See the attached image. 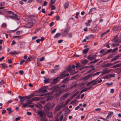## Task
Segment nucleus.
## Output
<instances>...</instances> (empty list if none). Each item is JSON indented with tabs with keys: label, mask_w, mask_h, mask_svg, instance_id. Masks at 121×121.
<instances>
[{
	"label": "nucleus",
	"mask_w": 121,
	"mask_h": 121,
	"mask_svg": "<svg viewBox=\"0 0 121 121\" xmlns=\"http://www.w3.org/2000/svg\"><path fill=\"white\" fill-rule=\"evenodd\" d=\"M76 66L74 65H73L71 67V65L68 66L67 67V69L70 74L72 75H74L77 73V72L74 71V69L76 67Z\"/></svg>",
	"instance_id": "1"
},
{
	"label": "nucleus",
	"mask_w": 121,
	"mask_h": 121,
	"mask_svg": "<svg viewBox=\"0 0 121 121\" xmlns=\"http://www.w3.org/2000/svg\"><path fill=\"white\" fill-rule=\"evenodd\" d=\"M53 107L52 105L49 104H47L44 107V110L46 111H47Z\"/></svg>",
	"instance_id": "2"
},
{
	"label": "nucleus",
	"mask_w": 121,
	"mask_h": 121,
	"mask_svg": "<svg viewBox=\"0 0 121 121\" xmlns=\"http://www.w3.org/2000/svg\"><path fill=\"white\" fill-rule=\"evenodd\" d=\"M98 78L97 79L93 80L94 81V82L92 84V86L95 85H97L98 83H100L102 81V79H100L99 80H98Z\"/></svg>",
	"instance_id": "3"
},
{
	"label": "nucleus",
	"mask_w": 121,
	"mask_h": 121,
	"mask_svg": "<svg viewBox=\"0 0 121 121\" xmlns=\"http://www.w3.org/2000/svg\"><path fill=\"white\" fill-rule=\"evenodd\" d=\"M33 25V23L32 22H28L24 26V27L29 28L31 27Z\"/></svg>",
	"instance_id": "4"
},
{
	"label": "nucleus",
	"mask_w": 121,
	"mask_h": 121,
	"mask_svg": "<svg viewBox=\"0 0 121 121\" xmlns=\"http://www.w3.org/2000/svg\"><path fill=\"white\" fill-rule=\"evenodd\" d=\"M48 87L47 86H45L40 88L39 90L41 92L43 93L47 92V90L46 89Z\"/></svg>",
	"instance_id": "5"
},
{
	"label": "nucleus",
	"mask_w": 121,
	"mask_h": 121,
	"mask_svg": "<svg viewBox=\"0 0 121 121\" xmlns=\"http://www.w3.org/2000/svg\"><path fill=\"white\" fill-rule=\"evenodd\" d=\"M69 30L67 29L65 30L64 31L62 32L61 35L62 36H66L69 32Z\"/></svg>",
	"instance_id": "6"
},
{
	"label": "nucleus",
	"mask_w": 121,
	"mask_h": 121,
	"mask_svg": "<svg viewBox=\"0 0 121 121\" xmlns=\"http://www.w3.org/2000/svg\"><path fill=\"white\" fill-rule=\"evenodd\" d=\"M91 74H88L87 75L83 78L82 79L83 81H86L89 78L92 76Z\"/></svg>",
	"instance_id": "7"
},
{
	"label": "nucleus",
	"mask_w": 121,
	"mask_h": 121,
	"mask_svg": "<svg viewBox=\"0 0 121 121\" xmlns=\"http://www.w3.org/2000/svg\"><path fill=\"white\" fill-rule=\"evenodd\" d=\"M113 113V112H110L108 113V115L106 117V119H107L108 120L111 118V115Z\"/></svg>",
	"instance_id": "8"
},
{
	"label": "nucleus",
	"mask_w": 121,
	"mask_h": 121,
	"mask_svg": "<svg viewBox=\"0 0 121 121\" xmlns=\"http://www.w3.org/2000/svg\"><path fill=\"white\" fill-rule=\"evenodd\" d=\"M113 65L114 64H112V63H108L104 65L103 66V67H108Z\"/></svg>",
	"instance_id": "9"
},
{
	"label": "nucleus",
	"mask_w": 121,
	"mask_h": 121,
	"mask_svg": "<svg viewBox=\"0 0 121 121\" xmlns=\"http://www.w3.org/2000/svg\"><path fill=\"white\" fill-rule=\"evenodd\" d=\"M111 71V69H106L103 70L102 71V73L104 74H105L106 73H108L110 72Z\"/></svg>",
	"instance_id": "10"
},
{
	"label": "nucleus",
	"mask_w": 121,
	"mask_h": 121,
	"mask_svg": "<svg viewBox=\"0 0 121 121\" xmlns=\"http://www.w3.org/2000/svg\"><path fill=\"white\" fill-rule=\"evenodd\" d=\"M96 9L95 8H91L90 10V11L88 13L89 14H90L93 13L95 11V10Z\"/></svg>",
	"instance_id": "11"
},
{
	"label": "nucleus",
	"mask_w": 121,
	"mask_h": 121,
	"mask_svg": "<svg viewBox=\"0 0 121 121\" xmlns=\"http://www.w3.org/2000/svg\"><path fill=\"white\" fill-rule=\"evenodd\" d=\"M60 77L58 76L56 78L54 79L53 80V82L54 83H57L59 81L58 79Z\"/></svg>",
	"instance_id": "12"
},
{
	"label": "nucleus",
	"mask_w": 121,
	"mask_h": 121,
	"mask_svg": "<svg viewBox=\"0 0 121 121\" xmlns=\"http://www.w3.org/2000/svg\"><path fill=\"white\" fill-rule=\"evenodd\" d=\"M20 52L19 51L17 52L14 51L13 52H9V53L10 54H11V55L13 56L14 55L18 54Z\"/></svg>",
	"instance_id": "13"
},
{
	"label": "nucleus",
	"mask_w": 121,
	"mask_h": 121,
	"mask_svg": "<svg viewBox=\"0 0 121 121\" xmlns=\"http://www.w3.org/2000/svg\"><path fill=\"white\" fill-rule=\"evenodd\" d=\"M65 73L63 72L61 73L60 75V77L61 79H62L63 78L65 77Z\"/></svg>",
	"instance_id": "14"
},
{
	"label": "nucleus",
	"mask_w": 121,
	"mask_h": 121,
	"mask_svg": "<svg viewBox=\"0 0 121 121\" xmlns=\"http://www.w3.org/2000/svg\"><path fill=\"white\" fill-rule=\"evenodd\" d=\"M18 97L20 99V102H23L25 100L24 96L22 97L20 95H19Z\"/></svg>",
	"instance_id": "15"
},
{
	"label": "nucleus",
	"mask_w": 121,
	"mask_h": 121,
	"mask_svg": "<svg viewBox=\"0 0 121 121\" xmlns=\"http://www.w3.org/2000/svg\"><path fill=\"white\" fill-rule=\"evenodd\" d=\"M41 99V98L40 97H35L32 99V100L37 101L40 100Z\"/></svg>",
	"instance_id": "16"
},
{
	"label": "nucleus",
	"mask_w": 121,
	"mask_h": 121,
	"mask_svg": "<svg viewBox=\"0 0 121 121\" xmlns=\"http://www.w3.org/2000/svg\"><path fill=\"white\" fill-rule=\"evenodd\" d=\"M69 94L68 93H66L65 94L61 97V99H64L65 98H66L69 95Z\"/></svg>",
	"instance_id": "17"
},
{
	"label": "nucleus",
	"mask_w": 121,
	"mask_h": 121,
	"mask_svg": "<svg viewBox=\"0 0 121 121\" xmlns=\"http://www.w3.org/2000/svg\"><path fill=\"white\" fill-rule=\"evenodd\" d=\"M87 58L90 60H92L95 59V57L94 56H93L89 55L88 56Z\"/></svg>",
	"instance_id": "18"
},
{
	"label": "nucleus",
	"mask_w": 121,
	"mask_h": 121,
	"mask_svg": "<svg viewBox=\"0 0 121 121\" xmlns=\"http://www.w3.org/2000/svg\"><path fill=\"white\" fill-rule=\"evenodd\" d=\"M69 5V2L68 1H66L65 2L64 5V8L65 9H66L68 7Z\"/></svg>",
	"instance_id": "19"
},
{
	"label": "nucleus",
	"mask_w": 121,
	"mask_h": 121,
	"mask_svg": "<svg viewBox=\"0 0 121 121\" xmlns=\"http://www.w3.org/2000/svg\"><path fill=\"white\" fill-rule=\"evenodd\" d=\"M109 31H110L108 29V30H107L106 31L104 32V33L101 34L100 35V37H102L104 35L107 34V33H108L109 32Z\"/></svg>",
	"instance_id": "20"
},
{
	"label": "nucleus",
	"mask_w": 121,
	"mask_h": 121,
	"mask_svg": "<svg viewBox=\"0 0 121 121\" xmlns=\"http://www.w3.org/2000/svg\"><path fill=\"white\" fill-rule=\"evenodd\" d=\"M120 56L119 55L116 56L111 59V61H114L120 57Z\"/></svg>",
	"instance_id": "21"
},
{
	"label": "nucleus",
	"mask_w": 121,
	"mask_h": 121,
	"mask_svg": "<svg viewBox=\"0 0 121 121\" xmlns=\"http://www.w3.org/2000/svg\"><path fill=\"white\" fill-rule=\"evenodd\" d=\"M121 66V63L117 64L114 66H113L111 68H115Z\"/></svg>",
	"instance_id": "22"
},
{
	"label": "nucleus",
	"mask_w": 121,
	"mask_h": 121,
	"mask_svg": "<svg viewBox=\"0 0 121 121\" xmlns=\"http://www.w3.org/2000/svg\"><path fill=\"white\" fill-rule=\"evenodd\" d=\"M91 88L90 87H89L88 88H86L82 89L81 91L80 92V93H81L83 92H85L86 91H87L88 90H90Z\"/></svg>",
	"instance_id": "23"
},
{
	"label": "nucleus",
	"mask_w": 121,
	"mask_h": 121,
	"mask_svg": "<svg viewBox=\"0 0 121 121\" xmlns=\"http://www.w3.org/2000/svg\"><path fill=\"white\" fill-rule=\"evenodd\" d=\"M89 49V48H86L83 50L82 52L83 54H86Z\"/></svg>",
	"instance_id": "24"
},
{
	"label": "nucleus",
	"mask_w": 121,
	"mask_h": 121,
	"mask_svg": "<svg viewBox=\"0 0 121 121\" xmlns=\"http://www.w3.org/2000/svg\"><path fill=\"white\" fill-rule=\"evenodd\" d=\"M88 61V60H87L85 59L82 60L81 61V62L82 64H84L87 63Z\"/></svg>",
	"instance_id": "25"
},
{
	"label": "nucleus",
	"mask_w": 121,
	"mask_h": 121,
	"mask_svg": "<svg viewBox=\"0 0 121 121\" xmlns=\"http://www.w3.org/2000/svg\"><path fill=\"white\" fill-rule=\"evenodd\" d=\"M69 78L68 77L65 78L63 80V83H65L67 82L69 80Z\"/></svg>",
	"instance_id": "26"
},
{
	"label": "nucleus",
	"mask_w": 121,
	"mask_h": 121,
	"mask_svg": "<svg viewBox=\"0 0 121 121\" xmlns=\"http://www.w3.org/2000/svg\"><path fill=\"white\" fill-rule=\"evenodd\" d=\"M61 35V34L59 33H56L55 35L54 36V38H56L59 37L60 35Z\"/></svg>",
	"instance_id": "27"
},
{
	"label": "nucleus",
	"mask_w": 121,
	"mask_h": 121,
	"mask_svg": "<svg viewBox=\"0 0 121 121\" xmlns=\"http://www.w3.org/2000/svg\"><path fill=\"white\" fill-rule=\"evenodd\" d=\"M2 67V68L5 69L6 68H8V66L5 63H2L1 64Z\"/></svg>",
	"instance_id": "28"
},
{
	"label": "nucleus",
	"mask_w": 121,
	"mask_h": 121,
	"mask_svg": "<svg viewBox=\"0 0 121 121\" xmlns=\"http://www.w3.org/2000/svg\"><path fill=\"white\" fill-rule=\"evenodd\" d=\"M119 27L116 26H114L113 28V30L114 31H117Z\"/></svg>",
	"instance_id": "29"
},
{
	"label": "nucleus",
	"mask_w": 121,
	"mask_h": 121,
	"mask_svg": "<svg viewBox=\"0 0 121 121\" xmlns=\"http://www.w3.org/2000/svg\"><path fill=\"white\" fill-rule=\"evenodd\" d=\"M44 82L46 83H48L49 82V79L45 77H44Z\"/></svg>",
	"instance_id": "30"
},
{
	"label": "nucleus",
	"mask_w": 121,
	"mask_h": 121,
	"mask_svg": "<svg viewBox=\"0 0 121 121\" xmlns=\"http://www.w3.org/2000/svg\"><path fill=\"white\" fill-rule=\"evenodd\" d=\"M101 72H102L101 71H99L93 74L92 75V76H94L95 75H98Z\"/></svg>",
	"instance_id": "31"
},
{
	"label": "nucleus",
	"mask_w": 121,
	"mask_h": 121,
	"mask_svg": "<svg viewBox=\"0 0 121 121\" xmlns=\"http://www.w3.org/2000/svg\"><path fill=\"white\" fill-rule=\"evenodd\" d=\"M35 105L36 107L38 108H41L42 107V106L40 104H35Z\"/></svg>",
	"instance_id": "32"
},
{
	"label": "nucleus",
	"mask_w": 121,
	"mask_h": 121,
	"mask_svg": "<svg viewBox=\"0 0 121 121\" xmlns=\"http://www.w3.org/2000/svg\"><path fill=\"white\" fill-rule=\"evenodd\" d=\"M100 60V59H95L94 60L92 61L91 62V63H95L97 62Z\"/></svg>",
	"instance_id": "33"
},
{
	"label": "nucleus",
	"mask_w": 121,
	"mask_h": 121,
	"mask_svg": "<svg viewBox=\"0 0 121 121\" xmlns=\"http://www.w3.org/2000/svg\"><path fill=\"white\" fill-rule=\"evenodd\" d=\"M60 68L59 66L58 65H56L54 69L56 71L59 70Z\"/></svg>",
	"instance_id": "34"
},
{
	"label": "nucleus",
	"mask_w": 121,
	"mask_h": 121,
	"mask_svg": "<svg viewBox=\"0 0 121 121\" xmlns=\"http://www.w3.org/2000/svg\"><path fill=\"white\" fill-rule=\"evenodd\" d=\"M6 110L9 111L8 113L9 114L10 113L12 112L11 108L10 107L7 108Z\"/></svg>",
	"instance_id": "35"
},
{
	"label": "nucleus",
	"mask_w": 121,
	"mask_h": 121,
	"mask_svg": "<svg viewBox=\"0 0 121 121\" xmlns=\"http://www.w3.org/2000/svg\"><path fill=\"white\" fill-rule=\"evenodd\" d=\"M77 102V101L76 100H73L71 102V104L72 105H73L76 104Z\"/></svg>",
	"instance_id": "36"
},
{
	"label": "nucleus",
	"mask_w": 121,
	"mask_h": 121,
	"mask_svg": "<svg viewBox=\"0 0 121 121\" xmlns=\"http://www.w3.org/2000/svg\"><path fill=\"white\" fill-rule=\"evenodd\" d=\"M38 114L39 116L41 117H43V113L41 111H39L38 112Z\"/></svg>",
	"instance_id": "37"
},
{
	"label": "nucleus",
	"mask_w": 121,
	"mask_h": 121,
	"mask_svg": "<svg viewBox=\"0 0 121 121\" xmlns=\"http://www.w3.org/2000/svg\"><path fill=\"white\" fill-rule=\"evenodd\" d=\"M13 15L15 17H14V18L16 19H17L18 20L19 19V18L18 17V16L16 14H14H14H13Z\"/></svg>",
	"instance_id": "38"
},
{
	"label": "nucleus",
	"mask_w": 121,
	"mask_h": 121,
	"mask_svg": "<svg viewBox=\"0 0 121 121\" xmlns=\"http://www.w3.org/2000/svg\"><path fill=\"white\" fill-rule=\"evenodd\" d=\"M81 67V65H80L79 63H77L76 64V68L77 69H78V68L80 67Z\"/></svg>",
	"instance_id": "39"
},
{
	"label": "nucleus",
	"mask_w": 121,
	"mask_h": 121,
	"mask_svg": "<svg viewBox=\"0 0 121 121\" xmlns=\"http://www.w3.org/2000/svg\"><path fill=\"white\" fill-rule=\"evenodd\" d=\"M31 56H29V57H28L27 60H26V61H31Z\"/></svg>",
	"instance_id": "40"
},
{
	"label": "nucleus",
	"mask_w": 121,
	"mask_h": 121,
	"mask_svg": "<svg viewBox=\"0 0 121 121\" xmlns=\"http://www.w3.org/2000/svg\"><path fill=\"white\" fill-rule=\"evenodd\" d=\"M52 112H49L48 114V116L49 117H52Z\"/></svg>",
	"instance_id": "41"
},
{
	"label": "nucleus",
	"mask_w": 121,
	"mask_h": 121,
	"mask_svg": "<svg viewBox=\"0 0 121 121\" xmlns=\"http://www.w3.org/2000/svg\"><path fill=\"white\" fill-rule=\"evenodd\" d=\"M118 49V47H116L115 48H114L112 50V53L114 52H115V51L117 50Z\"/></svg>",
	"instance_id": "42"
},
{
	"label": "nucleus",
	"mask_w": 121,
	"mask_h": 121,
	"mask_svg": "<svg viewBox=\"0 0 121 121\" xmlns=\"http://www.w3.org/2000/svg\"><path fill=\"white\" fill-rule=\"evenodd\" d=\"M50 72L52 73H55L56 72V71L54 69H51L50 70Z\"/></svg>",
	"instance_id": "43"
},
{
	"label": "nucleus",
	"mask_w": 121,
	"mask_h": 121,
	"mask_svg": "<svg viewBox=\"0 0 121 121\" xmlns=\"http://www.w3.org/2000/svg\"><path fill=\"white\" fill-rule=\"evenodd\" d=\"M94 81H91L90 82H88L87 84V86H88L89 85H90V84H91V83H92L93 82H94Z\"/></svg>",
	"instance_id": "44"
},
{
	"label": "nucleus",
	"mask_w": 121,
	"mask_h": 121,
	"mask_svg": "<svg viewBox=\"0 0 121 121\" xmlns=\"http://www.w3.org/2000/svg\"><path fill=\"white\" fill-rule=\"evenodd\" d=\"M70 100V99H68L65 103L64 105L65 106L67 105L69 103Z\"/></svg>",
	"instance_id": "45"
},
{
	"label": "nucleus",
	"mask_w": 121,
	"mask_h": 121,
	"mask_svg": "<svg viewBox=\"0 0 121 121\" xmlns=\"http://www.w3.org/2000/svg\"><path fill=\"white\" fill-rule=\"evenodd\" d=\"M6 25L5 23H3L2 24L1 26V27L2 28H3L4 27H6Z\"/></svg>",
	"instance_id": "46"
},
{
	"label": "nucleus",
	"mask_w": 121,
	"mask_h": 121,
	"mask_svg": "<svg viewBox=\"0 0 121 121\" xmlns=\"http://www.w3.org/2000/svg\"><path fill=\"white\" fill-rule=\"evenodd\" d=\"M56 28H54L53 30H52L51 32V33L52 34H53L55 32H56Z\"/></svg>",
	"instance_id": "47"
},
{
	"label": "nucleus",
	"mask_w": 121,
	"mask_h": 121,
	"mask_svg": "<svg viewBox=\"0 0 121 121\" xmlns=\"http://www.w3.org/2000/svg\"><path fill=\"white\" fill-rule=\"evenodd\" d=\"M54 24V22H51L49 24V26L50 27H51Z\"/></svg>",
	"instance_id": "48"
},
{
	"label": "nucleus",
	"mask_w": 121,
	"mask_h": 121,
	"mask_svg": "<svg viewBox=\"0 0 121 121\" xmlns=\"http://www.w3.org/2000/svg\"><path fill=\"white\" fill-rule=\"evenodd\" d=\"M56 1V0H51L50 2L52 4H53Z\"/></svg>",
	"instance_id": "49"
},
{
	"label": "nucleus",
	"mask_w": 121,
	"mask_h": 121,
	"mask_svg": "<svg viewBox=\"0 0 121 121\" xmlns=\"http://www.w3.org/2000/svg\"><path fill=\"white\" fill-rule=\"evenodd\" d=\"M25 60H24L21 59L20 61V65H22L23 63L24 62Z\"/></svg>",
	"instance_id": "50"
},
{
	"label": "nucleus",
	"mask_w": 121,
	"mask_h": 121,
	"mask_svg": "<svg viewBox=\"0 0 121 121\" xmlns=\"http://www.w3.org/2000/svg\"><path fill=\"white\" fill-rule=\"evenodd\" d=\"M51 10H54L55 9V7L54 5H52L51 6Z\"/></svg>",
	"instance_id": "51"
},
{
	"label": "nucleus",
	"mask_w": 121,
	"mask_h": 121,
	"mask_svg": "<svg viewBox=\"0 0 121 121\" xmlns=\"http://www.w3.org/2000/svg\"><path fill=\"white\" fill-rule=\"evenodd\" d=\"M23 107L24 108H26V107H27L28 106V105L26 103L25 104H23Z\"/></svg>",
	"instance_id": "52"
},
{
	"label": "nucleus",
	"mask_w": 121,
	"mask_h": 121,
	"mask_svg": "<svg viewBox=\"0 0 121 121\" xmlns=\"http://www.w3.org/2000/svg\"><path fill=\"white\" fill-rule=\"evenodd\" d=\"M98 28H99V27H98V26H95V27L94 29V30H95V31H96L98 30Z\"/></svg>",
	"instance_id": "53"
},
{
	"label": "nucleus",
	"mask_w": 121,
	"mask_h": 121,
	"mask_svg": "<svg viewBox=\"0 0 121 121\" xmlns=\"http://www.w3.org/2000/svg\"><path fill=\"white\" fill-rule=\"evenodd\" d=\"M72 37V34L71 33H69L68 34V37L69 38H71Z\"/></svg>",
	"instance_id": "54"
},
{
	"label": "nucleus",
	"mask_w": 121,
	"mask_h": 121,
	"mask_svg": "<svg viewBox=\"0 0 121 121\" xmlns=\"http://www.w3.org/2000/svg\"><path fill=\"white\" fill-rule=\"evenodd\" d=\"M110 77V76L109 75H107V76H104L103 78H107V79H108Z\"/></svg>",
	"instance_id": "55"
},
{
	"label": "nucleus",
	"mask_w": 121,
	"mask_h": 121,
	"mask_svg": "<svg viewBox=\"0 0 121 121\" xmlns=\"http://www.w3.org/2000/svg\"><path fill=\"white\" fill-rule=\"evenodd\" d=\"M4 83V81L3 80H2L0 82V85H2Z\"/></svg>",
	"instance_id": "56"
},
{
	"label": "nucleus",
	"mask_w": 121,
	"mask_h": 121,
	"mask_svg": "<svg viewBox=\"0 0 121 121\" xmlns=\"http://www.w3.org/2000/svg\"><path fill=\"white\" fill-rule=\"evenodd\" d=\"M21 117H18L17 118H16L15 119L16 121H17L21 119Z\"/></svg>",
	"instance_id": "57"
},
{
	"label": "nucleus",
	"mask_w": 121,
	"mask_h": 121,
	"mask_svg": "<svg viewBox=\"0 0 121 121\" xmlns=\"http://www.w3.org/2000/svg\"><path fill=\"white\" fill-rule=\"evenodd\" d=\"M95 37V35L93 34H91L90 35V37L91 38H93Z\"/></svg>",
	"instance_id": "58"
},
{
	"label": "nucleus",
	"mask_w": 121,
	"mask_h": 121,
	"mask_svg": "<svg viewBox=\"0 0 121 121\" xmlns=\"http://www.w3.org/2000/svg\"><path fill=\"white\" fill-rule=\"evenodd\" d=\"M79 92V91H78L76 92L73 95L75 97L78 94Z\"/></svg>",
	"instance_id": "59"
},
{
	"label": "nucleus",
	"mask_w": 121,
	"mask_h": 121,
	"mask_svg": "<svg viewBox=\"0 0 121 121\" xmlns=\"http://www.w3.org/2000/svg\"><path fill=\"white\" fill-rule=\"evenodd\" d=\"M44 59V57H42L40 59V61H42Z\"/></svg>",
	"instance_id": "60"
},
{
	"label": "nucleus",
	"mask_w": 121,
	"mask_h": 121,
	"mask_svg": "<svg viewBox=\"0 0 121 121\" xmlns=\"http://www.w3.org/2000/svg\"><path fill=\"white\" fill-rule=\"evenodd\" d=\"M35 96V95L33 94H31L30 95H29V97H30V98H31L32 97H34Z\"/></svg>",
	"instance_id": "61"
},
{
	"label": "nucleus",
	"mask_w": 121,
	"mask_h": 121,
	"mask_svg": "<svg viewBox=\"0 0 121 121\" xmlns=\"http://www.w3.org/2000/svg\"><path fill=\"white\" fill-rule=\"evenodd\" d=\"M112 84H113V83L112 82H111L110 83H106V84L108 86H109L110 85H112Z\"/></svg>",
	"instance_id": "62"
},
{
	"label": "nucleus",
	"mask_w": 121,
	"mask_h": 121,
	"mask_svg": "<svg viewBox=\"0 0 121 121\" xmlns=\"http://www.w3.org/2000/svg\"><path fill=\"white\" fill-rule=\"evenodd\" d=\"M23 72L22 70H21L19 72V73L21 75L23 74Z\"/></svg>",
	"instance_id": "63"
},
{
	"label": "nucleus",
	"mask_w": 121,
	"mask_h": 121,
	"mask_svg": "<svg viewBox=\"0 0 121 121\" xmlns=\"http://www.w3.org/2000/svg\"><path fill=\"white\" fill-rule=\"evenodd\" d=\"M37 66H39L40 64V61L38 60H37Z\"/></svg>",
	"instance_id": "64"
}]
</instances>
